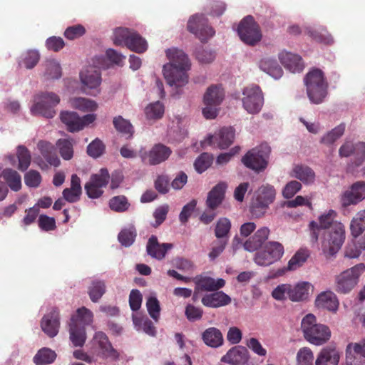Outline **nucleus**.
<instances>
[{"label":"nucleus","instance_id":"obj_1","mask_svg":"<svg viewBox=\"0 0 365 365\" xmlns=\"http://www.w3.org/2000/svg\"><path fill=\"white\" fill-rule=\"evenodd\" d=\"M336 212L329 210L319 217V226L329 230L324 232L321 242L322 252L326 258L334 257L341 249L345 240V227L339 222L335 221Z\"/></svg>","mask_w":365,"mask_h":365},{"label":"nucleus","instance_id":"obj_2","mask_svg":"<svg viewBox=\"0 0 365 365\" xmlns=\"http://www.w3.org/2000/svg\"><path fill=\"white\" fill-rule=\"evenodd\" d=\"M166 56L170 63L163 66V76L170 86L181 87L188 82L187 71L190 68L187 56L175 48L166 50Z\"/></svg>","mask_w":365,"mask_h":365},{"label":"nucleus","instance_id":"obj_3","mask_svg":"<svg viewBox=\"0 0 365 365\" xmlns=\"http://www.w3.org/2000/svg\"><path fill=\"white\" fill-rule=\"evenodd\" d=\"M304 81L310 101L314 104L322 103L328 94L329 87L324 72L314 68L306 74Z\"/></svg>","mask_w":365,"mask_h":365},{"label":"nucleus","instance_id":"obj_4","mask_svg":"<svg viewBox=\"0 0 365 365\" xmlns=\"http://www.w3.org/2000/svg\"><path fill=\"white\" fill-rule=\"evenodd\" d=\"M301 329L304 339L310 344L321 346L331 338V330L325 324L317 322L316 317L308 314L302 320Z\"/></svg>","mask_w":365,"mask_h":365},{"label":"nucleus","instance_id":"obj_5","mask_svg":"<svg viewBox=\"0 0 365 365\" xmlns=\"http://www.w3.org/2000/svg\"><path fill=\"white\" fill-rule=\"evenodd\" d=\"M114 44L125 45L136 53H143L148 48L146 41L137 32L127 28H117L114 31Z\"/></svg>","mask_w":365,"mask_h":365},{"label":"nucleus","instance_id":"obj_6","mask_svg":"<svg viewBox=\"0 0 365 365\" xmlns=\"http://www.w3.org/2000/svg\"><path fill=\"white\" fill-rule=\"evenodd\" d=\"M364 272L365 264L359 263L341 272L335 279V290L340 294L350 292L357 284L359 277Z\"/></svg>","mask_w":365,"mask_h":365},{"label":"nucleus","instance_id":"obj_7","mask_svg":"<svg viewBox=\"0 0 365 365\" xmlns=\"http://www.w3.org/2000/svg\"><path fill=\"white\" fill-rule=\"evenodd\" d=\"M60 98L52 92H45L35 96L34 104L31 108L34 115H41L46 118H52L56 115L54 108L59 103Z\"/></svg>","mask_w":365,"mask_h":365},{"label":"nucleus","instance_id":"obj_8","mask_svg":"<svg viewBox=\"0 0 365 365\" xmlns=\"http://www.w3.org/2000/svg\"><path fill=\"white\" fill-rule=\"evenodd\" d=\"M276 191L270 185H262L256 192L255 198L250 205V212L254 217H262L266 212L269 205L273 202Z\"/></svg>","mask_w":365,"mask_h":365},{"label":"nucleus","instance_id":"obj_9","mask_svg":"<svg viewBox=\"0 0 365 365\" xmlns=\"http://www.w3.org/2000/svg\"><path fill=\"white\" fill-rule=\"evenodd\" d=\"M270 148L267 144H262L249 150L242 158V163L248 168L260 173L266 169Z\"/></svg>","mask_w":365,"mask_h":365},{"label":"nucleus","instance_id":"obj_10","mask_svg":"<svg viewBox=\"0 0 365 365\" xmlns=\"http://www.w3.org/2000/svg\"><path fill=\"white\" fill-rule=\"evenodd\" d=\"M284 253V246L277 241H269L257 251L254 262L259 266L267 267L281 259Z\"/></svg>","mask_w":365,"mask_h":365},{"label":"nucleus","instance_id":"obj_11","mask_svg":"<svg viewBox=\"0 0 365 365\" xmlns=\"http://www.w3.org/2000/svg\"><path fill=\"white\" fill-rule=\"evenodd\" d=\"M237 33L240 39L250 46L257 44L262 37L258 24L250 15L245 16L240 22Z\"/></svg>","mask_w":365,"mask_h":365},{"label":"nucleus","instance_id":"obj_12","mask_svg":"<svg viewBox=\"0 0 365 365\" xmlns=\"http://www.w3.org/2000/svg\"><path fill=\"white\" fill-rule=\"evenodd\" d=\"M242 99L243 108L250 114H257L264 104L263 93L259 86L252 85L243 89Z\"/></svg>","mask_w":365,"mask_h":365},{"label":"nucleus","instance_id":"obj_13","mask_svg":"<svg viewBox=\"0 0 365 365\" xmlns=\"http://www.w3.org/2000/svg\"><path fill=\"white\" fill-rule=\"evenodd\" d=\"M187 28L202 43L207 41L215 34V30L209 26L207 19L202 14L192 16L187 22Z\"/></svg>","mask_w":365,"mask_h":365},{"label":"nucleus","instance_id":"obj_14","mask_svg":"<svg viewBox=\"0 0 365 365\" xmlns=\"http://www.w3.org/2000/svg\"><path fill=\"white\" fill-rule=\"evenodd\" d=\"M109 179L110 175L106 168H102L98 173L92 175L89 182L85 185L87 195L93 199L100 197L103 193L102 188L108 185Z\"/></svg>","mask_w":365,"mask_h":365},{"label":"nucleus","instance_id":"obj_15","mask_svg":"<svg viewBox=\"0 0 365 365\" xmlns=\"http://www.w3.org/2000/svg\"><path fill=\"white\" fill-rule=\"evenodd\" d=\"M193 280L195 284V295L200 292H215L225 285V281L223 279H215L207 276H197Z\"/></svg>","mask_w":365,"mask_h":365},{"label":"nucleus","instance_id":"obj_16","mask_svg":"<svg viewBox=\"0 0 365 365\" xmlns=\"http://www.w3.org/2000/svg\"><path fill=\"white\" fill-rule=\"evenodd\" d=\"M365 198V182L358 181L351 186L341 196V202L344 207L354 205Z\"/></svg>","mask_w":365,"mask_h":365},{"label":"nucleus","instance_id":"obj_17","mask_svg":"<svg viewBox=\"0 0 365 365\" xmlns=\"http://www.w3.org/2000/svg\"><path fill=\"white\" fill-rule=\"evenodd\" d=\"M41 327L49 337H54L57 335L60 327L59 310L58 308H52L51 311L42 318Z\"/></svg>","mask_w":365,"mask_h":365},{"label":"nucleus","instance_id":"obj_18","mask_svg":"<svg viewBox=\"0 0 365 365\" xmlns=\"http://www.w3.org/2000/svg\"><path fill=\"white\" fill-rule=\"evenodd\" d=\"M309 255V250L303 248L299 249L289 259L287 267L278 269L273 274V277H277L282 276L287 271L296 270L304 264Z\"/></svg>","mask_w":365,"mask_h":365},{"label":"nucleus","instance_id":"obj_19","mask_svg":"<svg viewBox=\"0 0 365 365\" xmlns=\"http://www.w3.org/2000/svg\"><path fill=\"white\" fill-rule=\"evenodd\" d=\"M234 138L235 130L232 127H225L221 128L218 133L210 136L209 144L220 149H225L233 143Z\"/></svg>","mask_w":365,"mask_h":365},{"label":"nucleus","instance_id":"obj_20","mask_svg":"<svg viewBox=\"0 0 365 365\" xmlns=\"http://www.w3.org/2000/svg\"><path fill=\"white\" fill-rule=\"evenodd\" d=\"M270 230L267 227L258 229L255 234L243 244L244 249L248 252H254L264 244L269 237Z\"/></svg>","mask_w":365,"mask_h":365},{"label":"nucleus","instance_id":"obj_21","mask_svg":"<svg viewBox=\"0 0 365 365\" xmlns=\"http://www.w3.org/2000/svg\"><path fill=\"white\" fill-rule=\"evenodd\" d=\"M227 187L225 182H220L208 192L205 204L209 210H215L222 204Z\"/></svg>","mask_w":365,"mask_h":365},{"label":"nucleus","instance_id":"obj_22","mask_svg":"<svg viewBox=\"0 0 365 365\" xmlns=\"http://www.w3.org/2000/svg\"><path fill=\"white\" fill-rule=\"evenodd\" d=\"M249 353L242 346H235L231 348L225 355L221 358V361L232 365L244 364L248 361Z\"/></svg>","mask_w":365,"mask_h":365},{"label":"nucleus","instance_id":"obj_23","mask_svg":"<svg viewBox=\"0 0 365 365\" xmlns=\"http://www.w3.org/2000/svg\"><path fill=\"white\" fill-rule=\"evenodd\" d=\"M173 247V245L170 243H163L158 242V238L155 235H152L148 241L146 245L147 253L153 258L158 260L163 259L168 250Z\"/></svg>","mask_w":365,"mask_h":365},{"label":"nucleus","instance_id":"obj_24","mask_svg":"<svg viewBox=\"0 0 365 365\" xmlns=\"http://www.w3.org/2000/svg\"><path fill=\"white\" fill-rule=\"evenodd\" d=\"M281 63L292 73L300 72L304 68V63L300 56L287 51L279 55Z\"/></svg>","mask_w":365,"mask_h":365},{"label":"nucleus","instance_id":"obj_25","mask_svg":"<svg viewBox=\"0 0 365 365\" xmlns=\"http://www.w3.org/2000/svg\"><path fill=\"white\" fill-rule=\"evenodd\" d=\"M201 302L205 307L217 308L229 304L231 302V298L225 292L217 290L203 296Z\"/></svg>","mask_w":365,"mask_h":365},{"label":"nucleus","instance_id":"obj_26","mask_svg":"<svg viewBox=\"0 0 365 365\" xmlns=\"http://www.w3.org/2000/svg\"><path fill=\"white\" fill-rule=\"evenodd\" d=\"M315 304L319 309H324L335 312L339 307V301L334 292L326 291L322 292L317 296Z\"/></svg>","mask_w":365,"mask_h":365},{"label":"nucleus","instance_id":"obj_27","mask_svg":"<svg viewBox=\"0 0 365 365\" xmlns=\"http://www.w3.org/2000/svg\"><path fill=\"white\" fill-rule=\"evenodd\" d=\"M172 150L163 144H155L148 154V163L151 165H158L165 161L171 155Z\"/></svg>","mask_w":365,"mask_h":365},{"label":"nucleus","instance_id":"obj_28","mask_svg":"<svg viewBox=\"0 0 365 365\" xmlns=\"http://www.w3.org/2000/svg\"><path fill=\"white\" fill-rule=\"evenodd\" d=\"M37 147L41 155L50 165L53 167L59 166L61 161L57 155L56 150L52 143L40 140L37 144Z\"/></svg>","mask_w":365,"mask_h":365},{"label":"nucleus","instance_id":"obj_29","mask_svg":"<svg viewBox=\"0 0 365 365\" xmlns=\"http://www.w3.org/2000/svg\"><path fill=\"white\" fill-rule=\"evenodd\" d=\"M339 359V352L335 348L327 346L318 354L315 365H338Z\"/></svg>","mask_w":365,"mask_h":365},{"label":"nucleus","instance_id":"obj_30","mask_svg":"<svg viewBox=\"0 0 365 365\" xmlns=\"http://www.w3.org/2000/svg\"><path fill=\"white\" fill-rule=\"evenodd\" d=\"M225 91L221 86L212 85L207 88L203 96L205 105H214L219 106L225 98Z\"/></svg>","mask_w":365,"mask_h":365},{"label":"nucleus","instance_id":"obj_31","mask_svg":"<svg viewBox=\"0 0 365 365\" xmlns=\"http://www.w3.org/2000/svg\"><path fill=\"white\" fill-rule=\"evenodd\" d=\"M60 119L68 132L76 133L82 130L80 116L76 112L61 111Z\"/></svg>","mask_w":365,"mask_h":365},{"label":"nucleus","instance_id":"obj_32","mask_svg":"<svg viewBox=\"0 0 365 365\" xmlns=\"http://www.w3.org/2000/svg\"><path fill=\"white\" fill-rule=\"evenodd\" d=\"M202 339L207 346L212 348H218L224 342L221 331L215 327L206 329L202 334Z\"/></svg>","mask_w":365,"mask_h":365},{"label":"nucleus","instance_id":"obj_33","mask_svg":"<svg viewBox=\"0 0 365 365\" xmlns=\"http://www.w3.org/2000/svg\"><path fill=\"white\" fill-rule=\"evenodd\" d=\"M81 81L83 88L94 89L101 83V73L98 70H86L80 73Z\"/></svg>","mask_w":365,"mask_h":365},{"label":"nucleus","instance_id":"obj_34","mask_svg":"<svg viewBox=\"0 0 365 365\" xmlns=\"http://www.w3.org/2000/svg\"><path fill=\"white\" fill-rule=\"evenodd\" d=\"M310 284L306 282H300L294 286L289 284V299L292 302L306 300L309 297Z\"/></svg>","mask_w":365,"mask_h":365},{"label":"nucleus","instance_id":"obj_35","mask_svg":"<svg viewBox=\"0 0 365 365\" xmlns=\"http://www.w3.org/2000/svg\"><path fill=\"white\" fill-rule=\"evenodd\" d=\"M70 340L74 346H83L86 340V329L83 326L74 322L69 324Z\"/></svg>","mask_w":365,"mask_h":365},{"label":"nucleus","instance_id":"obj_36","mask_svg":"<svg viewBox=\"0 0 365 365\" xmlns=\"http://www.w3.org/2000/svg\"><path fill=\"white\" fill-rule=\"evenodd\" d=\"M70 104L73 108L82 112H93L98 108V104L95 101L82 97L71 98Z\"/></svg>","mask_w":365,"mask_h":365},{"label":"nucleus","instance_id":"obj_37","mask_svg":"<svg viewBox=\"0 0 365 365\" xmlns=\"http://www.w3.org/2000/svg\"><path fill=\"white\" fill-rule=\"evenodd\" d=\"M1 175L12 190L16 192L21 188V178L16 170L6 168L2 171Z\"/></svg>","mask_w":365,"mask_h":365},{"label":"nucleus","instance_id":"obj_38","mask_svg":"<svg viewBox=\"0 0 365 365\" xmlns=\"http://www.w3.org/2000/svg\"><path fill=\"white\" fill-rule=\"evenodd\" d=\"M350 230L354 237L361 235L365 230V210L358 212L350 223Z\"/></svg>","mask_w":365,"mask_h":365},{"label":"nucleus","instance_id":"obj_39","mask_svg":"<svg viewBox=\"0 0 365 365\" xmlns=\"http://www.w3.org/2000/svg\"><path fill=\"white\" fill-rule=\"evenodd\" d=\"M133 322L138 330L143 329L145 334L151 336H155V327L148 317L133 315Z\"/></svg>","mask_w":365,"mask_h":365},{"label":"nucleus","instance_id":"obj_40","mask_svg":"<svg viewBox=\"0 0 365 365\" xmlns=\"http://www.w3.org/2000/svg\"><path fill=\"white\" fill-rule=\"evenodd\" d=\"M93 314L91 310L83 307L77 309L76 313L72 315L71 322L83 326L91 324L93 322Z\"/></svg>","mask_w":365,"mask_h":365},{"label":"nucleus","instance_id":"obj_41","mask_svg":"<svg viewBox=\"0 0 365 365\" xmlns=\"http://www.w3.org/2000/svg\"><path fill=\"white\" fill-rule=\"evenodd\" d=\"M293 176L304 183H312L314 181V172L308 166L298 165L293 169Z\"/></svg>","mask_w":365,"mask_h":365},{"label":"nucleus","instance_id":"obj_42","mask_svg":"<svg viewBox=\"0 0 365 365\" xmlns=\"http://www.w3.org/2000/svg\"><path fill=\"white\" fill-rule=\"evenodd\" d=\"M106 289V284L102 280L92 281L88 289V294L93 302H97L105 294Z\"/></svg>","mask_w":365,"mask_h":365},{"label":"nucleus","instance_id":"obj_43","mask_svg":"<svg viewBox=\"0 0 365 365\" xmlns=\"http://www.w3.org/2000/svg\"><path fill=\"white\" fill-rule=\"evenodd\" d=\"M56 358L55 351L48 348H42L34 357V361L36 365H46L53 363Z\"/></svg>","mask_w":365,"mask_h":365},{"label":"nucleus","instance_id":"obj_44","mask_svg":"<svg viewBox=\"0 0 365 365\" xmlns=\"http://www.w3.org/2000/svg\"><path fill=\"white\" fill-rule=\"evenodd\" d=\"M113 123L118 132L127 135V138L133 137V127L128 120L119 115L113 118Z\"/></svg>","mask_w":365,"mask_h":365},{"label":"nucleus","instance_id":"obj_45","mask_svg":"<svg viewBox=\"0 0 365 365\" xmlns=\"http://www.w3.org/2000/svg\"><path fill=\"white\" fill-rule=\"evenodd\" d=\"M231 229L230 220L226 217H222L217 222L215 235L217 239L220 240H227L228 235Z\"/></svg>","mask_w":365,"mask_h":365},{"label":"nucleus","instance_id":"obj_46","mask_svg":"<svg viewBox=\"0 0 365 365\" xmlns=\"http://www.w3.org/2000/svg\"><path fill=\"white\" fill-rule=\"evenodd\" d=\"M259 66L262 71H263L270 75L281 76L282 68L278 65L277 61L274 59H272L270 58H262L259 61Z\"/></svg>","mask_w":365,"mask_h":365},{"label":"nucleus","instance_id":"obj_47","mask_svg":"<svg viewBox=\"0 0 365 365\" xmlns=\"http://www.w3.org/2000/svg\"><path fill=\"white\" fill-rule=\"evenodd\" d=\"M352 349L355 354L365 357V339L360 343L349 344L347 346L346 358L348 365H356L353 360Z\"/></svg>","mask_w":365,"mask_h":365},{"label":"nucleus","instance_id":"obj_48","mask_svg":"<svg viewBox=\"0 0 365 365\" xmlns=\"http://www.w3.org/2000/svg\"><path fill=\"white\" fill-rule=\"evenodd\" d=\"M58 147L61 157L68 160L73 158V139H59L56 143Z\"/></svg>","mask_w":365,"mask_h":365},{"label":"nucleus","instance_id":"obj_49","mask_svg":"<svg viewBox=\"0 0 365 365\" xmlns=\"http://www.w3.org/2000/svg\"><path fill=\"white\" fill-rule=\"evenodd\" d=\"M136 235V230L134 226H130L120 232L118 239L122 245L130 247L134 242Z\"/></svg>","mask_w":365,"mask_h":365},{"label":"nucleus","instance_id":"obj_50","mask_svg":"<svg viewBox=\"0 0 365 365\" xmlns=\"http://www.w3.org/2000/svg\"><path fill=\"white\" fill-rule=\"evenodd\" d=\"M17 157L19 159L18 168L21 171L26 170L31 160L29 150L25 146L19 145L17 149Z\"/></svg>","mask_w":365,"mask_h":365},{"label":"nucleus","instance_id":"obj_51","mask_svg":"<svg viewBox=\"0 0 365 365\" xmlns=\"http://www.w3.org/2000/svg\"><path fill=\"white\" fill-rule=\"evenodd\" d=\"M146 118L150 120H158L164 114V106L160 101L151 103L145 108Z\"/></svg>","mask_w":365,"mask_h":365},{"label":"nucleus","instance_id":"obj_52","mask_svg":"<svg viewBox=\"0 0 365 365\" xmlns=\"http://www.w3.org/2000/svg\"><path fill=\"white\" fill-rule=\"evenodd\" d=\"M345 124L341 123L338 126L335 127L330 132L327 133L321 139V143L330 145L334 143L337 139H339L344 133Z\"/></svg>","mask_w":365,"mask_h":365},{"label":"nucleus","instance_id":"obj_53","mask_svg":"<svg viewBox=\"0 0 365 365\" xmlns=\"http://www.w3.org/2000/svg\"><path fill=\"white\" fill-rule=\"evenodd\" d=\"M130 206L127 198L123 195H118L112 197L109 201L110 208L118 212H123L126 211Z\"/></svg>","mask_w":365,"mask_h":365},{"label":"nucleus","instance_id":"obj_54","mask_svg":"<svg viewBox=\"0 0 365 365\" xmlns=\"http://www.w3.org/2000/svg\"><path fill=\"white\" fill-rule=\"evenodd\" d=\"M106 150V146L99 138H96L87 147V153L89 156L97 158L101 156Z\"/></svg>","mask_w":365,"mask_h":365},{"label":"nucleus","instance_id":"obj_55","mask_svg":"<svg viewBox=\"0 0 365 365\" xmlns=\"http://www.w3.org/2000/svg\"><path fill=\"white\" fill-rule=\"evenodd\" d=\"M212 156L207 153H202L195 161L194 166L198 173L205 171L212 164Z\"/></svg>","mask_w":365,"mask_h":365},{"label":"nucleus","instance_id":"obj_56","mask_svg":"<svg viewBox=\"0 0 365 365\" xmlns=\"http://www.w3.org/2000/svg\"><path fill=\"white\" fill-rule=\"evenodd\" d=\"M298 365H313L314 355L308 347L301 348L297 356Z\"/></svg>","mask_w":365,"mask_h":365},{"label":"nucleus","instance_id":"obj_57","mask_svg":"<svg viewBox=\"0 0 365 365\" xmlns=\"http://www.w3.org/2000/svg\"><path fill=\"white\" fill-rule=\"evenodd\" d=\"M146 307L150 316L158 322L160 317V302L155 297H150L146 302Z\"/></svg>","mask_w":365,"mask_h":365},{"label":"nucleus","instance_id":"obj_58","mask_svg":"<svg viewBox=\"0 0 365 365\" xmlns=\"http://www.w3.org/2000/svg\"><path fill=\"white\" fill-rule=\"evenodd\" d=\"M364 249L365 245L362 243H349L345 247L344 256L349 259L357 258L361 255L362 250Z\"/></svg>","mask_w":365,"mask_h":365},{"label":"nucleus","instance_id":"obj_59","mask_svg":"<svg viewBox=\"0 0 365 365\" xmlns=\"http://www.w3.org/2000/svg\"><path fill=\"white\" fill-rule=\"evenodd\" d=\"M309 33L310 36L318 42L324 44H331L334 42L331 35L325 29H322L320 31H309Z\"/></svg>","mask_w":365,"mask_h":365},{"label":"nucleus","instance_id":"obj_60","mask_svg":"<svg viewBox=\"0 0 365 365\" xmlns=\"http://www.w3.org/2000/svg\"><path fill=\"white\" fill-rule=\"evenodd\" d=\"M39 58L40 55L37 51L30 50L23 56L22 63L26 68L31 69L38 63Z\"/></svg>","mask_w":365,"mask_h":365},{"label":"nucleus","instance_id":"obj_61","mask_svg":"<svg viewBox=\"0 0 365 365\" xmlns=\"http://www.w3.org/2000/svg\"><path fill=\"white\" fill-rule=\"evenodd\" d=\"M352 155L354 156V163L355 165L359 166L361 165L365 160V143L363 142L355 143Z\"/></svg>","mask_w":365,"mask_h":365},{"label":"nucleus","instance_id":"obj_62","mask_svg":"<svg viewBox=\"0 0 365 365\" xmlns=\"http://www.w3.org/2000/svg\"><path fill=\"white\" fill-rule=\"evenodd\" d=\"M38 224V227L46 232L52 231L56 228L55 219L46 215L39 216Z\"/></svg>","mask_w":365,"mask_h":365},{"label":"nucleus","instance_id":"obj_63","mask_svg":"<svg viewBox=\"0 0 365 365\" xmlns=\"http://www.w3.org/2000/svg\"><path fill=\"white\" fill-rule=\"evenodd\" d=\"M24 181L27 186L37 187L41 182V176L38 171L31 170L25 174Z\"/></svg>","mask_w":365,"mask_h":365},{"label":"nucleus","instance_id":"obj_64","mask_svg":"<svg viewBox=\"0 0 365 365\" xmlns=\"http://www.w3.org/2000/svg\"><path fill=\"white\" fill-rule=\"evenodd\" d=\"M85 33V28L78 24L68 27L64 31V36L69 40H73L82 36Z\"/></svg>","mask_w":365,"mask_h":365}]
</instances>
